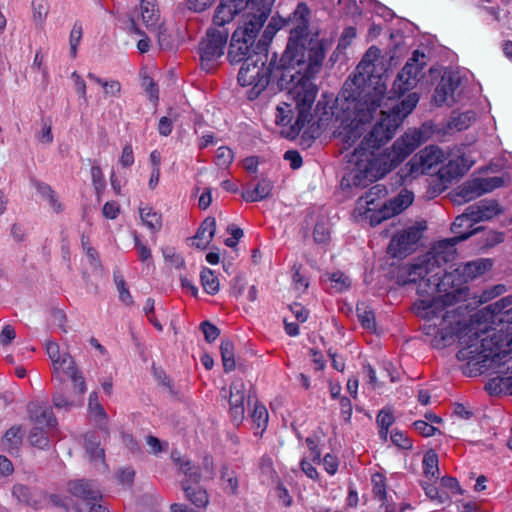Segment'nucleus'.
I'll use <instances>...</instances> for the list:
<instances>
[{
    "label": "nucleus",
    "mask_w": 512,
    "mask_h": 512,
    "mask_svg": "<svg viewBox=\"0 0 512 512\" xmlns=\"http://www.w3.org/2000/svg\"><path fill=\"white\" fill-rule=\"evenodd\" d=\"M444 159H446L445 153L438 146L430 145L425 147L415 154L400 170L398 173L400 182L427 174L430 169L437 166Z\"/></svg>",
    "instance_id": "obj_8"
},
{
    "label": "nucleus",
    "mask_w": 512,
    "mask_h": 512,
    "mask_svg": "<svg viewBox=\"0 0 512 512\" xmlns=\"http://www.w3.org/2000/svg\"><path fill=\"white\" fill-rule=\"evenodd\" d=\"M201 282L204 290L208 294H215L220 289L219 279L215 276L214 272L211 269L204 268L201 271Z\"/></svg>",
    "instance_id": "obj_34"
},
{
    "label": "nucleus",
    "mask_w": 512,
    "mask_h": 512,
    "mask_svg": "<svg viewBox=\"0 0 512 512\" xmlns=\"http://www.w3.org/2000/svg\"><path fill=\"white\" fill-rule=\"evenodd\" d=\"M421 230L420 227L413 225L393 236L388 246V253L393 257H404L411 253L421 238Z\"/></svg>",
    "instance_id": "obj_12"
},
{
    "label": "nucleus",
    "mask_w": 512,
    "mask_h": 512,
    "mask_svg": "<svg viewBox=\"0 0 512 512\" xmlns=\"http://www.w3.org/2000/svg\"><path fill=\"white\" fill-rule=\"evenodd\" d=\"M272 188L273 185L269 180L262 179L254 187L245 189L242 196L248 202L261 201L269 196Z\"/></svg>",
    "instance_id": "obj_29"
},
{
    "label": "nucleus",
    "mask_w": 512,
    "mask_h": 512,
    "mask_svg": "<svg viewBox=\"0 0 512 512\" xmlns=\"http://www.w3.org/2000/svg\"><path fill=\"white\" fill-rule=\"evenodd\" d=\"M329 280L331 281V288L334 289L335 292H343L351 285L350 278L339 271L330 274Z\"/></svg>",
    "instance_id": "obj_40"
},
{
    "label": "nucleus",
    "mask_w": 512,
    "mask_h": 512,
    "mask_svg": "<svg viewBox=\"0 0 512 512\" xmlns=\"http://www.w3.org/2000/svg\"><path fill=\"white\" fill-rule=\"evenodd\" d=\"M250 10H253V7ZM269 11V8L262 6L258 7L255 11L245 13L243 15V26L239 27L236 31H241L244 36L248 37V41H255L259 30L268 18Z\"/></svg>",
    "instance_id": "obj_16"
},
{
    "label": "nucleus",
    "mask_w": 512,
    "mask_h": 512,
    "mask_svg": "<svg viewBox=\"0 0 512 512\" xmlns=\"http://www.w3.org/2000/svg\"><path fill=\"white\" fill-rule=\"evenodd\" d=\"M226 233L230 236L226 238V273L231 274L237 271L240 264L241 248L238 246L239 241L244 237V231L234 224L226 227Z\"/></svg>",
    "instance_id": "obj_14"
},
{
    "label": "nucleus",
    "mask_w": 512,
    "mask_h": 512,
    "mask_svg": "<svg viewBox=\"0 0 512 512\" xmlns=\"http://www.w3.org/2000/svg\"><path fill=\"white\" fill-rule=\"evenodd\" d=\"M216 231V222L214 218H206L198 228L196 234L190 239L191 246L198 249H205L212 241Z\"/></svg>",
    "instance_id": "obj_24"
},
{
    "label": "nucleus",
    "mask_w": 512,
    "mask_h": 512,
    "mask_svg": "<svg viewBox=\"0 0 512 512\" xmlns=\"http://www.w3.org/2000/svg\"><path fill=\"white\" fill-rule=\"evenodd\" d=\"M237 79L241 86H252L260 93L269 84V68L263 61L247 59L242 64Z\"/></svg>",
    "instance_id": "obj_11"
},
{
    "label": "nucleus",
    "mask_w": 512,
    "mask_h": 512,
    "mask_svg": "<svg viewBox=\"0 0 512 512\" xmlns=\"http://www.w3.org/2000/svg\"><path fill=\"white\" fill-rule=\"evenodd\" d=\"M323 465L328 474L334 475L338 470L339 462L335 456L326 454L323 458Z\"/></svg>",
    "instance_id": "obj_58"
},
{
    "label": "nucleus",
    "mask_w": 512,
    "mask_h": 512,
    "mask_svg": "<svg viewBox=\"0 0 512 512\" xmlns=\"http://www.w3.org/2000/svg\"><path fill=\"white\" fill-rule=\"evenodd\" d=\"M230 294L241 300L242 303L254 302L257 299V289L254 285L245 291V277L241 272L231 280Z\"/></svg>",
    "instance_id": "obj_25"
},
{
    "label": "nucleus",
    "mask_w": 512,
    "mask_h": 512,
    "mask_svg": "<svg viewBox=\"0 0 512 512\" xmlns=\"http://www.w3.org/2000/svg\"><path fill=\"white\" fill-rule=\"evenodd\" d=\"M23 433L20 427L14 426L11 427L4 435V444L7 446L9 450L14 448H18L22 441Z\"/></svg>",
    "instance_id": "obj_41"
},
{
    "label": "nucleus",
    "mask_w": 512,
    "mask_h": 512,
    "mask_svg": "<svg viewBox=\"0 0 512 512\" xmlns=\"http://www.w3.org/2000/svg\"><path fill=\"white\" fill-rule=\"evenodd\" d=\"M84 447L86 450V454L89 457L90 461L95 465H100L103 468L105 467V453L104 449L100 446V441L95 432H88L84 436Z\"/></svg>",
    "instance_id": "obj_26"
},
{
    "label": "nucleus",
    "mask_w": 512,
    "mask_h": 512,
    "mask_svg": "<svg viewBox=\"0 0 512 512\" xmlns=\"http://www.w3.org/2000/svg\"><path fill=\"white\" fill-rule=\"evenodd\" d=\"M224 0H220L215 15L213 17V25L207 31L205 39L200 44V60L201 67L206 72L213 70L215 62L223 53L224 36L222 31L218 30L224 26Z\"/></svg>",
    "instance_id": "obj_7"
},
{
    "label": "nucleus",
    "mask_w": 512,
    "mask_h": 512,
    "mask_svg": "<svg viewBox=\"0 0 512 512\" xmlns=\"http://www.w3.org/2000/svg\"><path fill=\"white\" fill-rule=\"evenodd\" d=\"M33 19L36 23H42L47 16V9L45 5L41 2L33 3Z\"/></svg>",
    "instance_id": "obj_63"
},
{
    "label": "nucleus",
    "mask_w": 512,
    "mask_h": 512,
    "mask_svg": "<svg viewBox=\"0 0 512 512\" xmlns=\"http://www.w3.org/2000/svg\"><path fill=\"white\" fill-rule=\"evenodd\" d=\"M37 138L43 144H50L53 141L51 124L45 120L42 121L41 131L38 133Z\"/></svg>",
    "instance_id": "obj_55"
},
{
    "label": "nucleus",
    "mask_w": 512,
    "mask_h": 512,
    "mask_svg": "<svg viewBox=\"0 0 512 512\" xmlns=\"http://www.w3.org/2000/svg\"><path fill=\"white\" fill-rule=\"evenodd\" d=\"M91 178L93 185L95 187V190L97 194L99 195L101 191L105 188V179L103 176V173L98 166H93L91 168Z\"/></svg>",
    "instance_id": "obj_53"
},
{
    "label": "nucleus",
    "mask_w": 512,
    "mask_h": 512,
    "mask_svg": "<svg viewBox=\"0 0 512 512\" xmlns=\"http://www.w3.org/2000/svg\"><path fill=\"white\" fill-rule=\"evenodd\" d=\"M15 338V328L10 324H5L0 331V347H8Z\"/></svg>",
    "instance_id": "obj_48"
},
{
    "label": "nucleus",
    "mask_w": 512,
    "mask_h": 512,
    "mask_svg": "<svg viewBox=\"0 0 512 512\" xmlns=\"http://www.w3.org/2000/svg\"><path fill=\"white\" fill-rule=\"evenodd\" d=\"M103 90L106 96L118 97L121 93V84L117 80H109L108 83H104Z\"/></svg>",
    "instance_id": "obj_59"
},
{
    "label": "nucleus",
    "mask_w": 512,
    "mask_h": 512,
    "mask_svg": "<svg viewBox=\"0 0 512 512\" xmlns=\"http://www.w3.org/2000/svg\"><path fill=\"white\" fill-rule=\"evenodd\" d=\"M491 266L492 263L490 260L478 259L475 261L467 262L463 266L458 267L453 273L455 278L457 276H461L463 278V282H468L469 280H472L488 271Z\"/></svg>",
    "instance_id": "obj_23"
},
{
    "label": "nucleus",
    "mask_w": 512,
    "mask_h": 512,
    "mask_svg": "<svg viewBox=\"0 0 512 512\" xmlns=\"http://www.w3.org/2000/svg\"><path fill=\"white\" fill-rule=\"evenodd\" d=\"M259 468L263 474L271 477L274 474L273 460L270 456L264 455L259 461Z\"/></svg>",
    "instance_id": "obj_61"
},
{
    "label": "nucleus",
    "mask_w": 512,
    "mask_h": 512,
    "mask_svg": "<svg viewBox=\"0 0 512 512\" xmlns=\"http://www.w3.org/2000/svg\"><path fill=\"white\" fill-rule=\"evenodd\" d=\"M245 384L242 379H235L230 385L229 414L231 422L239 426L245 418Z\"/></svg>",
    "instance_id": "obj_15"
},
{
    "label": "nucleus",
    "mask_w": 512,
    "mask_h": 512,
    "mask_svg": "<svg viewBox=\"0 0 512 512\" xmlns=\"http://www.w3.org/2000/svg\"><path fill=\"white\" fill-rule=\"evenodd\" d=\"M387 194L388 190L384 185L376 184L372 186L357 200L354 209L355 216L367 221L371 226H375L401 213L414 200V194L407 189H403L395 198L382 202Z\"/></svg>",
    "instance_id": "obj_6"
},
{
    "label": "nucleus",
    "mask_w": 512,
    "mask_h": 512,
    "mask_svg": "<svg viewBox=\"0 0 512 512\" xmlns=\"http://www.w3.org/2000/svg\"><path fill=\"white\" fill-rule=\"evenodd\" d=\"M448 163L443 172L450 178H457L464 175L474 164V160L467 155L462 148L457 147L455 151L448 154Z\"/></svg>",
    "instance_id": "obj_17"
},
{
    "label": "nucleus",
    "mask_w": 512,
    "mask_h": 512,
    "mask_svg": "<svg viewBox=\"0 0 512 512\" xmlns=\"http://www.w3.org/2000/svg\"><path fill=\"white\" fill-rule=\"evenodd\" d=\"M28 412L31 420L37 425L52 428L57 424L51 408L42 403L31 402L28 405Z\"/></svg>",
    "instance_id": "obj_22"
},
{
    "label": "nucleus",
    "mask_w": 512,
    "mask_h": 512,
    "mask_svg": "<svg viewBox=\"0 0 512 512\" xmlns=\"http://www.w3.org/2000/svg\"><path fill=\"white\" fill-rule=\"evenodd\" d=\"M214 0H186L187 8L194 12H201L209 7Z\"/></svg>",
    "instance_id": "obj_60"
},
{
    "label": "nucleus",
    "mask_w": 512,
    "mask_h": 512,
    "mask_svg": "<svg viewBox=\"0 0 512 512\" xmlns=\"http://www.w3.org/2000/svg\"><path fill=\"white\" fill-rule=\"evenodd\" d=\"M29 442L37 448L44 449L49 445V438L42 427H34L29 434Z\"/></svg>",
    "instance_id": "obj_42"
},
{
    "label": "nucleus",
    "mask_w": 512,
    "mask_h": 512,
    "mask_svg": "<svg viewBox=\"0 0 512 512\" xmlns=\"http://www.w3.org/2000/svg\"><path fill=\"white\" fill-rule=\"evenodd\" d=\"M142 87L149 96L150 100L157 102L159 98V90L153 79L150 77H144L142 80Z\"/></svg>",
    "instance_id": "obj_51"
},
{
    "label": "nucleus",
    "mask_w": 512,
    "mask_h": 512,
    "mask_svg": "<svg viewBox=\"0 0 512 512\" xmlns=\"http://www.w3.org/2000/svg\"><path fill=\"white\" fill-rule=\"evenodd\" d=\"M71 79L74 83L76 93L78 94V96L80 98H82L84 100L85 103H87L88 98H87V87H86L85 81L77 72H73L71 74Z\"/></svg>",
    "instance_id": "obj_50"
},
{
    "label": "nucleus",
    "mask_w": 512,
    "mask_h": 512,
    "mask_svg": "<svg viewBox=\"0 0 512 512\" xmlns=\"http://www.w3.org/2000/svg\"><path fill=\"white\" fill-rule=\"evenodd\" d=\"M69 493L82 500L83 504L86 505L90 501L102 500V495L97 487L85 480H74L68 483Z\"/></svg>",
    "instance_id": "obj_21"
},
{
    "label": "nucleus",
    "mask_w": 512,
    "mask_h": 512,
    "mask_svg": "<svg viewBox=\"0 0 512 512\" xmlns=\"http://www.w3.org/2000/svg\"><path fill=\"white\" fill-rule=\"evenodd\" d=\"M391 441L396 446L402 448V449H411L412 448V442L411 440L402 432L395 430L391 433Z\"/></svg>",
    "instance_id": "obj_52"
},
{
    "label": "nucleus",
    "mask_w": 512,
    "mask_h": 512,
    "mask_svg": "<svg viewBox=\"0 0 512 512\" xmlns=\"http://www.w3.org/2000/svg\"><path fill=\"white\" fill-rule=\"evenodd\" d=\"M373 494L376 499L381 502L382 506H386V512L389 510L388 497L386 491L385 477L376 473L372 476Z\"/></svg>",
    "instance_id": "obj_32"
},
{
    "label": "nucleus",
    "mask_w": 512,
    "mask_h": 512,
    "mask_svg": "<svg viewBox=\"0 0 512 512\" xmlns=\"http://www.w3.org/2000/svg\"><path fill=\"white\" fill-rule=\"evenodd\" d=\"M473 224H475L472 220H470V215H466V210L459 216H457L452 223L451 230L456 236H461L465 234H470V237L480 231V227L475 228L473 230L463 231V228L471 229Z\"/></svg>",
    "instance_id": "obj_31"
},
{
    "label": "nucleus",
    "mask_w": 512,
    "mask_h": 512,
    "mask_svg": "<svg viewBox=\"0 0 512 512\" xmlns=\"http://www.w3.org/2000/svg\"><path fill=\"white\" fill-rule=\"evenodd\" d=\"M53 369L58 377H60L61 374L70 377L77 372L74 360L67 352H63L62 359L53 365Z\"/></svg>",
    "instance_id": "obj_33"
},
{
    "label": "nucleus",
    "mask_w": 512,
    "mask_h": 512,
    "mask_svg": "<svg viewBox=\"0 0 512 512\" xmlns=\"http://www.w3.org/2000/svg\"><path fill=\"white\" fill-rule=\"evenodd\" d=\"M384 59L381 50L375 46L370 47L356 68L354 83L360 87L373 89L376 82L381 81L384 86ZM383 107H376V114L380 116L370 132L360 140L352 153L345 154L348 161V173L344 177L349 186L366 187L372 182L382 178L393 167L410 155L422 142L428 138V128L423 125L420 129L407 131L397 139L387 154H375L374 149L390 140L396 129L416 107L419 97L410 93L400 104H393V97L386 95L384 90Z\"/></svg>",
    "instance_id": "obj_1"
},
{
    "label": "nucleus",
    "mask_w": 512,
    "mask_h": 512,
    "mask_svg": "<svg viewBox=\"0 0 512 512\" xmlns=\"http://www.w3.org/2000/svg\"><path fill=\"white\" fill-rule=\"evenodd\" d=\"M284 159L290 162L292 169H298L302 166V157L295 150H288L284 154Z\"/></svg>",
    "instance_id": "obj_62"
},
{
    "label": "nucleus",
    "mask_w": 512,
    "mask_h": 512,
    "mask_svg": "<svg viewBox=\"0 0 512 512\" xmlns=\"http://www.w3.org/2000/svg\"><path fill=\"white\" fill-rule=\"evenodd\" d=\"M394 417L391 412L381 410L377 416V423L380 427L379 435L382 439L386 440L389 427L393 424Z\"/></svg>",
    "instance_id": "obj_43"
},
{
    "label": "nucleus",
    "mask_w": 512,
    "mask_h": 512,
    "mask_svg": "<svg viewBox=\"0 0 512 512\" xmlns=\"http://www.w3.org/2000/svg\"><path fill=\"white\" fill-rule=\"evenodd\" d=\"M119 162L123 167H130L134 164V154L130 144L123 147Z\"/></svg>",
    "instance_id": "obj_57"
},
{
    "label": "nucleus",
    "mask_w": 512,
    "mask_h": 512,
    "mask_svg": "<svg viewBox=\"0 0 512 512\" xmlns=\"http://www.w3.org/2000/svg\"><path fill=\"white\" fill-rule=\"evenodd\" d=\"M255 41H248L241 31H235L229 46L228 57L230 62L238 63L250 59L251 50Z\"/></svg>",
    "instance_id": "obj_19"
},
{
    "label": "nucleus",
    "mask_w": 512,
    "mask_h": 512,
    "mask_svg": "<svg viewBox=\"0 0 512 512\" xmlns=\"http://www.w3.org/2000/svg\"><path fill=\"white\" fill-rule=\"evenodd\" d=\"M140 13L145 26L150 30L156 29L160 18L156 0H142Z\"/></svg>",
    "instance_id": "obj_28"
},
{
    "label": "nucleus",
    "mask_w": 512,
    "mask_h": 512,
    "mask_svg": "<svg viewBox=\"0 0 512 512\" xmlns=\"http://www.w3.org/2000/svg\"><path fill=\"white\" fill-rule=\"evenodd\" d=\"M423 469L426 477L432 479L437 478L439 473L438 469V456L434 451H428L423 457Z\"/></svg>",
    "instance_id": "obj_36"
},
{
    "label": "nucleus",
    "mask_w": 512,
    "mask_h": 512,
    "mask_svg": "<svg viewBox=\"0 0 512 512\" xmlns=\"http://www.w3.org/2000/svg\"><path fill=\"white\" fill-rule=\"evenodd\" d=\"M501 213L503 209L495 200H482L466 208V215H470L474 223L489 221Z\"/></svg>",
    "instance_id": "obj_18"
},
{
    "label": "nucleus",
    "mask_w": 512,
    "mask_h": 512,
    "mask_svg": "<svg viewBox=\"0 0 512 512\" xmlns=\"http://www.w3.org/2000/svg\"><path fill=\"white\" fill-rule=\"evenodd\" d=\"M502 185L503 180L500 177L475 178L460 186L457 195L461 197L464 202H469Z\"/></svg>",
    "instance_id": "obj_13"
},
{
    "label": "nucleus",
    "mask_w": 512,
    "mask_h": 512,
    "mask_svg": "<svg viewBox=\"0 0 512 512\" xmlns=\"http://www.w3.org/2000/svg\"><path fill=\"white\" fill-rule=\"evenodd\" d=\"M474 121L475 113L466 111L453 116L450 120L449 127L457 131H462L467 129Z\"/></svg>",
    "instance_id": "obj_35"
},
{
    "label": "nucleus",
    "mask_w": 512,
    "mask_h": 512,
    "mask_svg": "<svg viewBox=\"0 0 512 512\" xmlns=\"http://www.w3.org/2000/svg\"><path fill=\"white\" fill-rule=\"evenodd\" d=\"M171 457L179 470L187 477L182 484L186 498L194 504L198 510L204 509L209 502L207 492L202 488L192 486L189 483L191 482L196 484L199 481L200 475L198 469L193 466L188 459L181 457L180 453L177 451H173Z\"/></svg>",
    "instance_id": "obj_9"
},
{
    "label": "nucleus",
    "mask_w": 512,
    "mask_h": 512,
    "mask_svg": "<svg viewBox=\"0 0 512 512\" xmlns=\"http://www.w3.org/2000/svg\"><path fill=\"white\" fill-rule=\"evenodd\" d=\"M103 215L108 219H115L119 214V205L114 202H106L103 206Z\"/></svg>",
    "instance_id": "obj_64"
},
{
    "label": "nucleus",
    "mask_w": 512,
    "mask_h": 512,
    "mask_svg": "<svg viewBox=\"0 0 512 512\" xmlns=\"http://www.w3.org/2000/svg\"><path fill=\"white\" fill-rule=\"evenodd\" d=\"M486 388L492 393L508 391L510 394H512V377H495L489 381Z\"/></svg>",
    "instance_id": "obj_37"
},
{
    "label": "nucleus",
    "mask_w": 512,
    "mask_h": 512,
    "mask_svg": "<svg viewBox=\"0 0 512 512\" xmlns=\"http://www.w3.org/2000/svg\"><path fill=\"white\" fill-rule=\"evenodd\" d=\"M506 292V286L503 284H497L489 289L484 290L479 296L481 303H486Z\"/></svg>",
    "instance_id": "obj_47"
},
{
    "label": "nucleus",
    "mask_w": 512,
    "mask_h": 512,
    "mask_svg": "<svg viewBox=\"0 0 512 512\" xmlns=\"http://www.w3.org/2000/svg\"><path fill=\"white\" fill-rule=\"evenodd\" d=\"M470 234L438 241L432 250L407 270L404 284H415L418 299L413 305L420 318L431 319L433 313L456 304L466 296L465 288L455 284L454 273L441 269L443 264L457 257L456 244L468 239Z\"/></svg>",
    "instance_id": "obj_3"
},
{
    "label": "nucleus",
    "mask_w": 512,
    "mask_h": 512,
    "mask_svg": "<svg viewBox=\"0 0 512 512\" xmlns=\"http://www.w3.org/2000/svg\"><path fill=\"white\" fill-rule=\"evenodd\" d=\"M459 86V79L452 75H445L437 85L433 101L436 105L452 104L454 102V93Z\"/></svg>",
    "instance_id": "obj_20"
},
{
    "label": "nucleus",
    "mask_w": 512,
    "mask_h": 512,
    "mask_svg": "<svg viewBox=\"0 0 512 512\" xmlns=\"http://www.w3.org/2000/svg\"><path fill=\"white\" fill-rule=\"evenodd\" d=\"M46 352L53 365L62 359L63 352H60L59 345L56 342L47 341Z\"/></svg>",
    "instance_id": "obj_54"
},
{
    "label": "nucleus",
    "mask_w": 512,
    "mask_h": 512,
    "mask_svg": "<svg viewBox=\"0 0 512 512\" xmlns=\"http://www.w3.org/2000/svg\"><path fill=\"white\" fill-rule=\"evenodd\" d=\"M114 282L119 293L120 300L126 304L132 303V297L126 287V282L119 272H114Z\"/></svg>",
    "instance_id": "obj_45"
},
{
    "label": "nucleus",
    "mask_w": 512,
    "mask_h": 512,
    "mask_svg": "<svg viewBox=\"0 0 512 512\" xmlns=\"http://www.w3.org/2000/svg\"><path fill=\"white\" fill-rule=\"evenodd\" d=\"M385 86L377 81L373 89L364 87L359 93V98L349 103L347 110H353V119H343L336 131L337 137L342 142V153L348 151L361 139L367 129V125L377 117L376 107H383Z\"/></svg>",
    "instance_id": "obj_5"
},
{
    "label": "nucleus",
    "mask_w": 512,
    "mask_h": 512,
    "mask_svg": "<svg viewBox=\"0 0 512 512\" xmlns=\"http://www.w3.org/2000/svg\"><path fill=\"white\" fill-rule=\"evenodd\" d=\"M88 412L90 420L96 426H98L100 430H106L108 416L104 410V407L99 403L98 395L96 392H92L89 395Z\"/></svg>",
    "instance_id": "obj_27"
},
{
    "label": "nucleus",
    "mask_w": 512,
    "mask_h": 512,
    "mask_svg": "<svg viewBox=\"0 0 512 512\" xmlns=\"http://www.w3.org/2000/svg\"><path fill=\"white\" fill-rule=\"evenodd\" d=\"M134 246L137 250L139 260L146 266L152 264V253L149 247H147L140 239L137 233L133 234Z\"/></svg>",
    "instance_id": "obj_39"
},
{
    "label": "nucleus",
    "mask_w": 512,
    "mask_h": 512,
    "mask_svg": "<svg viewBox=\"0 0 512 512\" xmlns=\"http://www.w3.org/2000/svg\"><path fill=\"white\" fill-rule=\"evenodd\" d=\"M139 214L142 223L152 232H158L162 227L161 214L156 212L153 208L145 206L139 208Z\"/></svg>",
    "instance_id": "obj_30"
},
{
    "label": "nucleus",
    "mask_w": 512,
    "mask_h": 512,
    "mask_svg": "<svg viewBox=\"0 0 512 512\" xmlns=\"http://www.w3.org/2000/svg\"><path fill=\"white\" fill-rule=\"evenodd\" d=\"M423 331L432 336L438 344L446 345L454 337H458L460 349L457 352L459 361H466L464 373L476 376L486 370L501 367V361L508 355L503 349V333L481 331L474 323L463 324L461 314L455 310H438L431 319L423 318Z\"/></svg>",
    "instance_id": "obj_4"
},
{
    "label": "nucleus",
    "mask_w": 512,
    "mask_h": 512,
    "mask_svg": "<svg viewBox=\"0 0 512 512\" xmlns=\"http://www.w3.org/2000/svg\"><path fill=\"white\" fill-rule=\"evenodd\" d=\"M512 306V296L511 295H508V296H505L503 298H501L500 300L496 301L495 303H492L490 304L487 309L493 314V315H499L501 313H506V311H508L509 309Z\"/></svg>",
    "instance_id": "obj_46"
},
{
    "label": "nucleus",
    "mask_w": 512,
    "mask_h": 512,
    "mask_svg": "<svg viewBox=\"0 0 512 512\" xmlns=\"http://www.w3.org/2000/svg\"><path fill=\"white\" fill-rule=\"evenodd\" d=\"M290 21L293 28L281 57L283 73L281 82L286 83L287 101L276 109L275 120L279 125L291 124L288 137H296L312 120V108L318 93L314 83L325 58L324 49L317 39L309 38L310 9L301 2Z\"/></svg>",
    "instance_id": "obj_2"
},
{
    "label": "nucleus",
    "mask_w": 512,
    "mask_h": 512,
    "mask_svg": "<svg viewBox=\"0 0 512 512\" xmlns=\"http://www.w3.org/2000/svg\"><path fill=\"white\" fill-rule=\"evenodd\" d=\"M252 421L262 433L268 424V411L264 405L256 404L252 412Z\"/></svg>",
    "instance_id": "obj_38"
},
{
    "label": "nucleus",
    "mask_w": 512,
    "mask_h": 512,
    "mask_svg": "<svg viewBox=\"0 0 512 512\" xmlns=\"http://www.w3.org/2000/svg\"><path fill=\"white\" fill-rule=\"evenodd\" d=\"M415 430L424 437L433 436L436 432V428L426 421L418 420L413 423Z\"/></svg>",
    "instance_id": "obj_56"
},
{
    "label": "nucleus",
    "mask_w": 512,
    "mask_h": 512,
    "mask_svg": "<svg viewBox=\"0 0 512 512\" xmlns=\"http://www.w3.org/2000/svg\"><path fill=\"white\" fill-rule=\"evenodd\" d=\"M357 314L362 326L368 330L375 328V317L372 310H369L364 304L357 306Z\"/></svg>",
    "instance_id": "obj_44"
},
{
    "label": "nucleus",
    "mask_w": 512,
    "mask_h": 512,
    "mask_svg": "<svg viewBox=\"0 0 512 512\" xmlns=\"http://www.w3.org/2000/svg\"><path fill=\"white\" fill-rule=\"evenodd\" d=\"M425 58V54L418 50L412 53L393 82L392 89L395 95L401 96L416 86L419 74L426 64Z\"/></svg>",
    "instance_id": "obj_10"
},
{
    "label": "nucleus",
    "mask_w": 512,
    "mask_h": 512,
    "mask_svg": "<svg viewBox=\"0 0 512 512\" xmlns=\"http://www.w3.org/2000/svg\"><path fill=\"white\" fill-rule=\"evenodd\" d=\"M200 329L204 335V339L208 343L215 341L220 335V330L209 321L202 322L200 325Z\"/></svg>",
    "instance_id": "obj_49"
}]
</instances>
